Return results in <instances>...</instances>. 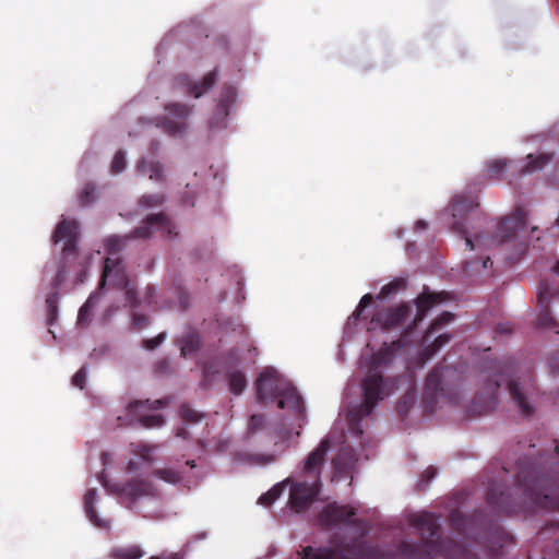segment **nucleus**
<instances>
[{
    "instance_id": "obj_1",
    "label": "nucleus",
    "mask_w": 559,
    "mask_h": 559,
    "mask_svg": "<svg viewBox=\"0 0 559 559\" xmlns=\"http://www.w3.org/2000/svg\"><path fill=\"white\" fill-rule=\"evenodd\" d=\"M154 452L155 448L146 443L131 444V457L128 461L123 481H120L116 476L104 473L99 476V483L110 492L117 495L123 503L153 495L155 490L153 479L141 478L140 471L154 460Z\"/></svg>"
},
{
    "instance_id": "obj_2",
    "label": "nucleus",
    "mask_w": 559,
    "mask_h": 559,
    "mask_svg": "<svg viewBox=\"0 0 559 559\" xmlns=\"http://www.w3.org/2000/svg\"><path fill=\"white\" fill-rule=\"evenodd\" d=\"M409 348L401 343H392L390 346L381 349L378 354L369 359H364L361 366L367 369L366 378L362 382V401L359 406H355L349 411L348 420L354 425L358 419L370 414L372 407L391 391L386 384L382 383L380 377V368L395 359L397 356L408 354Z\"/></svg>"
},
{
    "instance_id": "obj_3",
    "label": "nucleus",
    "mask_w": 559,
    "mask_h": 559,
    "mask_svg": "<svg viewBox=\"0 0 559 559\" xmlns=\"http://www.w3.org/2000/svg\"><path fill=\"white\" fill-rule=\"evenodd\" d=\"M530 211L526 207H518L507 219L497 226V236L492 237L488 233L475 234L466 236V246L472 250L479 253L481 263L471 262L468 266L472 272L479 274L480 270H486L490 262L489 251L495 249L499 243L504 242L508 238L523 233L530 227Z\"/></svg>"
},
{
    "instance_id": "obj_4",
    "label": "nucleus",
    "mask_w": 559,
    "mask_h": 559,
    "mask_svg": "<svg viewBox=\"0 0 559 559\" xmlns=\"http://www.w3.org/2000/svg\"><path fill=\"white\" fill-rule=\"evenodd\" d=\"M258 392L262 401L276 396L278 407L289 409L296 418L301 417L304 403L300 395L292 383L282 378L274 368L267 367L260 373Z\"/></svg>"
},
{
    "instance_id": "obj_5",
    "label": "nucleus",
    "mask_w": 559,
    "mask_h": 559,
    "mask_svg": "<svg viewBox=\"0 0 559 559\" xmlns=\"http://www.w3.org/2000/svg\"><path fill=\"white\" fill-rule=\"evenodd\" d=\"M123 241L121 238L112 236L106 239L105 242V266L100 282V289H104L106 285L115 287L124 294L130 306H136L138 301L134 298V290L130 286V283L120 265L119 259L116 254L122 248Z\"/></svg>"
},
{
    "instance_id": "obj_6",
    "label": "nucleus",
    "mask_w": 559,
    "mask_h": 559,
    "mask_svg": "<svg viewBox=\"0 0 559 559\" xmlns=\"http://www.w3.org/2000/svg\"><path fill=\"white\" fill-rule=\"evenodd\" d=\"M289 485V504L296 511L306 508L319 491V481L296 480L287 478L282 483L274 485L267 492L263 493L258 503L263 507H270L283 493L284 488Z\"/></svg>"
},
{
    "instance_id": "obj_7",
    "label": "nucleus",
    "mask_w": 559,
    "mask_h": 559,
    "mask_svg": "<svg viewBox=\"0 0 559 559\" xmlns=\"http://www.w3.org/2000/svg\"><path fill=\"white\" fill-rule=\"evenodd\" d=\"M332 448L330 438L323 439L317 448H314L302 462L300 473L305 477L319 481V476L325 462L326 453Z\"/></svg>"
},
{
    "instance_id": "obj_8",
    "label": "nucleus",
    "mask_w": 559,
    "mask_h": 559,
    "mask_svg": "<svg viewBox=\"0 0 559 559\" xmlns=\"http://www.w3.org/2000/svg\"><path fill=\"white\" fill-rule=\"evenodd\" d=\"M162 405V401L157 400L152 403L134 402L129 406V414L126 416V421L131 424L133 421H141L146 427H157L163 424V418L158 414H147L148 411L155 409Z\"/></svg>"
},
{
    "instance_id": "obj_9",
    "label": "nucleus",
    "mask_w": 559,
    "mask_h": 559,
    "mask_svg": "<svg viewBox=\"0 0 559 559\" xmlns=\"http://www.w3.org/2000/svg\"><path fill=\"white\" fill-rule=\"evenodd\" d=\"M78 235L76 222L62 216L55 228L52 240L55 245H60L64 252H69L74 248Z\"/></svg>"
},
{
    "instance_id": "obj_10",
    "label": "nucleus",
    "mask_w": 559,
    "mask_h": 559,
    "mask_svg": "<svg viewBox=\"0 0 559 559\" xmlns=\"http://www.w3.org/2000/svg\"><path fill=\"white\" fill-rule=\"evenodd\" d=\"M299 436V431L294 433L282 435L274 442L273 450L265 453H255L251 456L250 462L255 465H267L274 463L281 457L285 451L292 445L294 439Z\"/></svg>"
},
{
    "instance_id": "obj_11",
    "label": "nucleus",
    "mask_w": 559,
    "mask_h": 559,
    "mask_svg": "<svg viewBox=\"0 0 559 559\" xmlns=\"http://www.w3.org/2000/svg\"><path fill=\"white\" fill-rule=\"evenodd\" d=\"M189 109L182 105H169L166 107V116L160 122L163 129L173 134L178 135L186 129V118Z\"/></svg>"
},
{
    "instance_id": "obj_12",
    "label": "nucleus",
    "mask_w": 559,
    "mask_h": 559,
    "mask_svg": "<svg viewBox=\"0 0 559 559\" xmlns=\"http://www.w3.org/2000/svg\"><path fill=\"white\" fill-rule=\"evenodd\" d=\"M477 206V197L473 194L456 195L449 210L453 218V228H460L461 222L459 218H463L468 212L473 211Z\"/></svg>"
},
{
    "instance_id": "obj_13",
    "label": "nucleus",
    "mask_w": 559,
    "mask_h": 559,
    "mask_svg": "<svg viewBox=\"0 0 559 559\" xmlns=\"http://www.w3.org/2000/svg\"><path fill=\"white\" fill-rule=\"evenodd\" d=\"M407 306H400L395 309L378 312L371 320L370 330L377 328H391L404 321V317L409 312Z\"/></svg>"
},
{
    "instance_id": "obj_14",
    "label": "nucleus",
    "mask_w": 559,
    "mask_h": 559,
    "mask_svg": "<svg viewBox=\"0 0 559 559\" xmlns=\"http://www.w3.org/2000/svg\"><path fill=\"white\" fill-rule=\"evenodd\" d=\"M513 160L506 157H495L485 163L484 176L500 180L504 177Z\"/></svg>"
},
{
    "instance_id": "obj_15",
    "label": "nucleus",
    "mask_w": 559,
    "mask_h": 559,
    "mask_svg": "<svg viewBox=\"0 0 559 559\" xmlns=\"http://www.w3.org/2000/svg\"><path fill=\"white\" fill-rule=\"evenodd\" d=\"M97 490L95 488H90L86 490L84 495V509L88 520L97 527L105 528L109 525V522L105 519H100L97 516L94 510V503L97 500Z\"/></svg>"
},
{
    "instance_id": "obj_16",
    "label": "nucleus",
    "mask_w": 559,
    "mask_h": 559,
    "mask_svg": "<svg viewBox=\"0 0 559 559\" xmlns=\"http://www.w3.org/2000/svg\"><path fill=\"white\" fill-rule=\"evenodd\" d=\"M549 160L546 154H528L521 163L519 173L521 175H528L543 169Z\"/></svg>"
},
{
    "instance_id": "obj_17",
    "label": "nucleus",
    "mask_w": 559,
    "mask_h": 559,
    "mask_svg": "<svg viewBox=\"0 0 559 559\" xmlns=\"http://www.w3.org/2000/svg\"><path fill=\"white\" fill-rule=\"evenodd\" d=\"M354 514L355 513L352 508L341 506H329L324 511L323 519L326 522V524L346 522L349 521V518Z\"/></svg>"
},
{
    "instance_id": "obj_18",
    "label": "nucleus",
    "mask_w": 559,
    "mask_h": 559,
    "mask_svg": "<svg viewBox=\"0 0 559 559\" xmlns=\"http://www.w3.org/2000/svg\"><path fill=\"white\" fill-rule=\"evenodd\" d=\"M215 80H216V73L210 72L203 78L202 83H200L198 85H195V84L190 85L186 80H180L178 82V84H180L181 86H188L189 87L188 92L191 95H193L194 98H198L202 94H204L205 92H207L209 90L212 88V86L215 83Z\"/></svg>"
},
{
    "instance_id": "obj_19",
    "label": "nucleus",
    "mask_w": 559,
    "mask_h": 559,
    "mask_svg": "<svg viewBox=\"0 0 559 559\" xmlns=\"http://www.w3.org/2000/svg\"><path fill=\"white\" fill-rule=\"evenodd\" d=\"M444 298L443 293L439 294H426L420 295L416 300L417 319H421L425 312L432 307L435 304L441 302Z\"/></svg>"
},
{
    "instance_id": "obj_20",
    "label": "nucleus",
    "mask_w": 559,
    "mask_h": 559,
    "mask_svg": "<svg viewBox=\"0 0 559 559\" xmlns=\"http://www.w3.org/2000/svg\"><path fill=\"white\" fill-rule=\"evenodd\" d=\"M349 456V452L347 449H343L340 454L333 459V464H334V468H335V476L332 478V480L334 481L335 478L337 476L342 477V474H346L350 467V460L348 461H344L345 457L347 459Z\"/></svg>"
},
{
    "instance_id": "obj_21",
    "label": "nucleus",
    "mask_w": 559,
    "mask_h": 559,
    "mask_svg": "<svg viewBox=\"0 0 559 559\" xmlns=\"http://www.w3.org/2000/svg\"><path fill=\"white\" fill-rule=\"evenodd\" d=\"M335 552L330 548L307 547L301 552V559H332Z\"/></svg>"
},
{
    "instance_id": "obj_22",
    "label": "nucleus",
    "mask_w": 559,
    "mask_h": 559,
    "mask_svg": "<svg viewBox=\"0 0 559 559\" xmlns=\"http://www.w3.org/2000/svg\"><path fill=\"white\" fill-rule=\"evenodd\" d=\"M115 555L119 559H140L144 556V551L135 545L118 548Z\"/></svg>"
},
{
    "instance_id": "obj_23",
    "label": "nucleus",
    "mask_w": 559,
    "mask_h": 559,
    "mask_svg": "<svg viewBox=\"0 0 559 559\" xmlns=\"http://www.w3.org/2000/svg\"><path fill=\"white\" fill-rule=\"evenodd\" d=\"M510 392L513 396L514 402L518 404V406L523 411L528 413L530 412V405L526 401L524 394L521 391V386L519 382H511L510 383Z\"/></svg>"
},
{
    "instance_id": "obj_24",
    "label": "nucleus",
    "mask_w": 559,
    "mask_h": 559,
    "mask_svg": "<svg viewBox=\"0 0 559 559\" xmlns=\"http://www.w3.org/2000/svg\"><path fill=\"white\" fill-rule=\"evenodd\" d=\"M150 226L157 229L166 231L167 234H173L175 226L173 223L163 214L155 215L150 219Z\"/></svg>"
},
{
    "instance_id": "obj_25",
    "label": "nucleus",
    "mask_w": 559,
    "mask_h": 559,
    "mask_svg": "<svg viewBox=\"0 0 559 559\" xmlns=\"http://www.w3.org/2000/svg\"><path fill=\"white\" fill-rule=\"evenodd\" d=\"M372 296L370 294H366L361 297L356 310L348 318L347 328L349 329L352 325H355L361 311L371 302Z\"/></svg>"
},
{
    "instance_id": "obj_26",
    "label": "nucleus",
    "mask_w": 559,
    "mask_h": 559,
    "mask_svg": "<svg viewBox=\"0 0 559 559\" xmlns=\"http://www.w3.org/2000/svg\"><path fill=\"white\" fill-rule=\"evenodd\" d=\"M156 476L159 479L165 480L169 484H176L181 479V475L178 471H175L173 468H160L156 472Z\"/></svg>"
},
{
    "instance_id": "obj_27",
    "label": "nucleus",
    "mask_w": 559,
    "mask_h": 559,
    "mask_svg": "<svg viewBox=\"0 0 559 559\" xmlns=\"http://www.w3.org/2000/svg\"><path fill=\"white\" fill-rule=\"evenodd\" d=\"M230 390L235 393H241L246 386L245 376L240 372L233 373L229 378Z\"/></svg>"
},
{
    "instance_id": "obj_28",
    "label": "nucleus",
    "mask_w": 559,
    "mask_h": 559,
    "mask_svg": "<svg viewBox=\"0 0 559 559\" xmlns=\"http://www.w3.org/2000/svg\"><path fill=\"white\" fill-rule=\"evenodd\" d=\"M140 169L143 174L148 175L151 179H158L160 177V167L157 164L143 160L140 164Z\"/></svg>"
},
{
    "instance_id": "obj_29",
    "label": "nucleus",
    "mask_w": 559,
    "mask_h": 559,
    "mask_svg": "<svg viewBox=\"0 0 559 559\" xmlns=\"http://www.w3.org/2000/svg\"><path fill=\"white\" fill-rule=\"evenodd\" d=\"M236 91L234 88H227L222 96L221 103H219V110L225 112L227 115L228 107L235 102L236 99Z\"/></svg>"
},
{
    "instance_id": "obj_30",
    "label": "nucleus",
    "mask_w": 559,
    "mask_h": 559,
    "mask_svg": "<svg viewBox=\"0 0 559 559\" xmlns=\"http://www.w3.org/2000/svg\"><path fill=\"white\" fill-rule=\"evenodd\" d=\"M404 281L403 280H395L386 285H384L379 294L380 298H385L388 295L396 290L397 288L404 287Z\"/></svg>"
},
{
    "instance_id": "obj_31",
    "label": "nucleus",
    "mask_w": 559,
    "mask_h": 559,
    "mask_svg": "<svg viewBox=\"0 0 559 559\" xmlns=\"http://www.w3.org/2000/svg\"><path fill=\"white\" fill-rule=\"evenodd\" d=\"M95 296L92 295L87 301L81 307L80 311H79V317H78V322L83 324L90 310L93 308L94 306V300H95Z\"/></svg>"
},
{
    "instance_id": "obj_32",
    "label": "nucleus",
    "mask_w": 559,
    "mask_h": 559,
    "mask_svg": "<svg viewBox=\"0 0 559 559\" xmlns=\"http://www.w3.org/2000/svg\"><path fill=\"white\" fill-rule=\"evenodd\" d=\"M112 171L118 174L120 171H122L126 167V157H124V154L122 152H119L115 155L114 159H112Z\"/></svg>"
},
{
    "instance_id": "obj_33",
    "label": "nucleus",
    "mask_w": 559,
    "mask_h": 559,
    "mask_svg": "<svg viewBox=\"0 0 559 559\" xmlns=\"http://www.w3.org/2000/svg\"><path fill=\"white\" fill-rule=\"evenodd\" d=\"M85 381H86V371L84 368H82L81 370H79L74 377H73V384L80 389H83L84 388V384H85Z\"/></svg>"
},
{
    "instance_id": "obj_34",
    "label": "nucleus",
    "mask_w": 559,
    "mask_h": 559,
    "mask_svg": "<svg viewBox=\"0 0 559 559\" xmlns=\"http://www.w3.org/2000/svg\"><path fill=\"white\" fill-rule=\"evenodd\" d=\"M536 503L543 508H555L559 503L555 502L552 498L548 495H545L543 499H536Z\"/></svg>"
},
{
    "instance_id": "obj_35",
    "label": "nucleus",
    "mask_w": 559,
    "mask_h": 559,
    "mask_svg": "<svg viewBox=\"0 0 559 559\" xmlns=\"http://www.w3.org/2000/svg\"><path fill=\"white\" fill-rule=\"evenodd\" d=\"M182 416L189 421H198L201 418V415L198 412L190 408H185L182 411Z\"/></svg>"
},
{
    "instance_id": "obj_36",
    "label": "nucleus",
    "mask_w": 559,
    "mask_h": 559,
    "mask_svg": "<svg viewBox=\"0 0 559 559\" xmlns=\"http://www.w3.org/2000/svg\"><path fill=\"white\" fill-rule=\"evenodd\" d=\"M162 202H163V198L159 197V195H152V197H143L142 198V203L145 206L156 205V204H159Z\"/></svg>"
},
{
    "instance_id": "obj_37",
    "label": "nucleus",
    "mask_w": 559,
    "mask_h": 559,
    "mask_svg": "<svg viewBox=\"0 0 559 559\" xmlns=\"http://www.w3.org/2000/svg\"><path fill=\"white\" fill-rule=\"evenodd\" d=\"M165 340V334H159L156 338L146 341V347L153 349L157 347Z\"/></svg>"
},
{
    "instance_id": "obj_38",
    "label": "nucleus",
    "mask_w": 559,
    "mask_h": 559,
    "mask_svg": "<svg viewBox=\"0 0 559 559\" xmlns=\"http://www.w3.org/2000/svg\"><path fill=\"white\" fill-rule=\"evenodd\" d=\"M94 192V189L92 187H85L81 192V200L82 203H88L90 199L88 195Z\"/></svg>"
},
{
    "instance_id": "obj_39",
    "label": "nucleus",
    "mask_w": 559,
    "mask_h": 559,
    "mask_svg": "<svg viewBox=\"0 0 559 559\" xmlns=\"http://www.w3.org/2000/svg\"><path fill=\"white\" fill-rule=\"evenodd\" d=\"M47 302V306L49 308V311H50V316H51V319L53 318L55 316V312H56V296H50L47 298L46 300Z\"/></svg>"
},
{
    "instance_id": "obj_40",
    "label": "nucleus",
    "mask_w": 559,
    "mask_h": 559,
    "mask_svg": "<svg viewBox=\"0 0 559 559\" xmlns=\"http://www.w3.org/2000/svg\"><path fill=\"white\" fill-rule=\"evenodd\" d=\"M263 418L261 416L253 415L250 420V428L258 429L262 424Z\"/></svg>"
},
{
    "instance_id": "obj_41",
    "label": "nucleus",
    "mask_w": 559,
    "mask_h": 559,
    "mask_svg": "<svg viewBox=\"0 0 559 559\" xmlns=\"http://www.w3.org/2000/svg\"><path fill=\"white\" fill-rule=\"evenodd\" d=\"M448 341H449V335H447V334H439L438 336L435 337V343H437L438 347L448 343Z\"/></svg>"
},
{
    "instance_id": "obj_42",
    "label": "nucleus",
    "mask_w": 559,
    "mask_h": 559,
    "mask_svg": "<svg viewBox=\"0 0 559 559\" xmlns=\"http://www.w3.org/2000/svg\"><path fill=\"white\" fill-rule=\"evenodd\" d=\"M549 320H550V318H548V316L542 317L540 324L546 325Z\"/></svg>"
},
{
    "instance_id": "obj_43",
    "label": "nucleus",
    "mask_w": 559,
    "mask_h": 559,
    "mask_svg": "<svg viewBox=\"0 0 559 559\" xmlns=\"http://www.w3.org/2000/svg\"><path fill=\"white\" fill-rule=\"evenodd\" d=\"M537 297H538V302L543 306V304L545 301V297L543 296L542 293H538Z\"/></svg>"
},
{
    "instance_id": "obj_44",
    "label": "nucleus",
    "mask_w": 559,
    "mask_h": 559,
    "mask_svg": "<svg viewBox=\"0 0 559 559\" xmlns=\"http://www.w3.org/2000/svg\"><path fill=\"white\" fill-rule=\"evenodd\" d=\"M432 383H435V376H433V374H431V376L428 378V384L430 385V384H432Z\"/></svg>"
},
{
    "instance_id": "obj_45",
    "label": "nucleus",
    "mask_w": 559,
    "mask_h": 559,
    "mask_svg": "<svg viewBox=\"0 0 559 559\" xmlns=\"http://www.w3.org/2000/svg\"><path fill=\"white\" fill-rule=\"evenodd\" d=\"M99 255H100V251H97L95 254L92 255V258L93 259L97 258V260L99 261L100 260Z\"/></svg>"
},
{
    "instance_id": "obj_46",
    "label": "nucleus",
    "mask_w": 559,
    "mask_h": 559,
    "mask_svg": "<svg viewBox=\"0 0 559 559\" xmlns=\"http://www.w3.org/2000/svg\"><path fill=\"white\" fill-rule=\"evenodd\" d=\"M419 226H420L421 228H425V223H424V222H418V223H417V227H419Z\"/></svg>"
},
{
    "instance_id": "obj_47",
    "label": "nucleus",
    "mask_w": 559,
    "mask_h": 559,
    "mask_svg": "<svg viewBox=\"0 0 559 559\" xmlns=\"http://www.w3.org/2000/svg\"><path fill=\"white\" fill-rule=\"evenodd\" d=\"M148 294H150L148 298L151 299L153 297V288H148Z\"/></svg>"
},
{
    "instance_id": "obj_48",
    "label": "nucleus",
    "mask_w": 559,
    "mask_h": 559,
    "mask_svg": "<svg viewBox=\"0 0 559 559\" xmlns=\"http://www.w3.org/2000/svg\"><path fill=\"white\" fill-rule=\"evenodd\" d=\"M181 353H182V355H183V356H186V355H187V349H186V347H182V348H181Z\"/></svg>"
},
{
    "instance_id": "obj_49",
    "label": "nucleus",
    "mask_w": 559,
    "mask_h": 559,
    "mask_svg": "<svg viewBox=\"0 0 559 559\" xmlns=\"http://www.w3.org/2000/svg\"><path fill=\"white\" fill-rule=\"evenodd\" d=\"M445 318H447V320H450L451 316L450 314H445L442 319H445Z\"/></svg>"
},
{
    "instance_id": "obj_50",
    "label": "nucleus",
    "mask_w": 559,
    "mask_h": 559,
    "mask_svg": "<svg viewBox=\"0 0 559 559\" xmlns=\"http://www.w3.org/2000/svg\"><path fill=\"white\" fill-rule=\"evenodd\" d=\"M134 323H135V325H143V323L140 321H135Z\"/></svg>"
},
{
    "instance_id": "obj_51",
    "label": "nucleus",
    "mask_w": 559,
    "mask_h": 559,
    "mask_svg": "<svg viewBox=\"0 0 559 559\" xmlns=\"http://www.w3.org/2000/svg\"><path fill=\"white\" fill-rule=\"evenodd\" d=\"M428 337H429V338L433 337V331H431V332L429 333V336H428Z\"/></svg>"
},
{
    "instance_id": "obj_52",
    "label": "nucleus",
    "mask_w": 559,
    "mask_h": 559,
    "mask_svg": "<svg viewBox=\"0 0 559 559\" xmlns=\"http://www.w3.org/2000/svg\"><path fill=\"white\" fill-rule=\"evenodd\" d=\"M103 456H104L105 464H106L107 463L106 460H107L108 454H104Z\"/></svg>"
},
{
    "instance_id": "obj_53",
    "label": "nucleus",
    "mask_w": 559,
    "mask_h": 559,
    "mask_svg": "<svg viewBox=\"0 0 559 559\" xmlns=\"http://www.w3.org/2000/svg\"><path fill=\"white\" fill-rule=\"evenodd\" d=\"M556 451L559 453V445L556 447Z\"/></svg>"
},
{
    "instance_id": "obj_54",
    "label": "nucleus",
    "mask_w": 559,
    "mask_h": 559,
    "mask_svg": "<svg viewBox=\"0 0 559 559\" xmlns=\"http://www.w3.org/2000/svg\"><path fill=\"white\" fill-rule=\"evenodd\" d=\"M556 271H557V273L559 274V265L557 266Z\"/></svg>"
},
{
    "instance_id": "obj_55",
    "label": "nucleus",
    "mask_w": 559,
    "mask_h": 559,
    "mask_svg": "<svg viewBox=\"0 0 559 559\" xmlns=\"http://www.w3.org/2000/svg\"><path fill=\"white\" fill-rule=\"evenodd\" d=\"M150 559H158V558H156V557H151Z\"/></svg>"
},
{
    "instance_id": "obj_56",
    "label": "nucleus",
    "mask_w": 559,
    "mask_h": 559,
    "mask_svg": "<svg viewBox=\"0 0 559 559\" xmlns=\"http://www.w3.org/2000/svg\"><path fill=\"white\" fill-rule=\"evenodd\" d=\"M557 224L559 225V216H558V219H557Z\"/></svg>"
}]
</instances>
